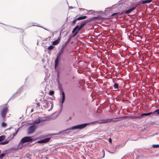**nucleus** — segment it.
Masks as SVG:
<instances>
[{
    "label": "nucleus",
    "instance_id": "25",
    "mask_svg": "<svg viewBox=\"0 0 159 159\" xmlns=\"http://www.w3.org/2000/svg\"><path fill=\"white\" fill-rule=\"evenodd\" d=\"M2 127H5L6 126V124L5 123L3 122L2 123Z\"/></svg>",
    "mask_w": 159,
    "mask_h": 159
},
{
    "label": "nucleus",
    "instance_id": "37",
    "mask_svg": "<svg viewBox=\"0 0 159 159\" xmlns=\"http://www.w3.org/2000/svg\"><path fill=\"white\" fill-rule=\"evenodd\" d=\"M62 52H62L61 51L59 50V53H60V54H62Z\"/></svg>",
    "mask_w": 159,
    "mask_h": 159
},
{
    "label": "nucleus",
    "instance_id": "16",
    "mask_svg": "<svg viewBox=\"0 0 159 159\" xmlns=\"http://www.w3.org/2000/svg\"><path fill=\"white\" fill-rule=\"evenodd\" d=\"M41 121V120L40 118H39L38 119L34 121V123L36 124H38L40 123Z\"/></svg>",
    "mask_w": 159,
    "mask_h": 159
},
{
    "label": "nucleus",
    "instance_id": "20",
    "mask_svg": "<svg viewBox=\"0 0 159 159\" xmlns=\"http://www.w3.org/2000/svg\"><path fill=\"white\" fill-rule=\"evenodd\" d=\"M119 85L118 84L115 83L114 85V87L115 89H117Z\"/></svg>",
    "mask_w": 159,
    "mask_h": 159
},
{
    "label": "nucleus",
    "instance_id": "11",
    "mask_svg": "<svg viewBox=\"0 0 159 159\" xmlns=\"http://www.w3.org/2000/svg\"><path fill=\"white\" fill-rule=\"evenodd\" d=\"M108 11H103V12H102V15L104 16H110L111 14Z\"/></svg>",
    "mask_w": 159,
    "mask_h": 159
},
{
    "label": "nucleus",
    "instance_id": "41",
    "mask_svg": "<svg viewBox=\"0 0 159 159\" xmlns=\"http://www.w3.org/2000/svg\"><path fill=\"white\" fill-rule=\"evenodd\" d=\"M110 8V9H114V8H113L112 7H111Z\"/></svg>",
    "mask_w": 159,
    "mask_h": 159
},
{
    "label": "nucleus",
    "instance_id": "6",
    "mask_svg": "<svg viewBox=\"0 0 159 159\" xmlns=\"http://www.w3.org/2000/svg\"><path fill=\"white\" fill-rule=\"evenodd\" d=\"M151 114H153L154 115H157L159 114V109L157 110H156L153 112H150L148 113H143L140 116L141 118L143 116H149Z\"/></svg>",
    "mask_w": 159,
    "mask_h": 159
},
{
    "label": "nucleus",
    "instance_id": "2",
    "mask_svg": "<svg viewBox=\"0 0 159 159\" xmlns=\"http://www.w3.org/2000/svg\"><path fill=\"white\" fill-rule=\"evenodd\" d=\"M88 22L87 20H85L81 22L80 24V26L78 25L75 26L72 30V33H75L74 36H76L78 33V31L80 30Z\"/></svg>",
    "mask_w": 159,
    "mask_h": 159
},
{
    "label": "nucleus",
    "instance_id": "34",
    "mask_svg": "<svg viewBox=\"0 0 159 159\" xmlns=\"http://www.w3.org/2000/svg\"><path fill=\"white\" fill-rule=\"evenodd\" d=\"M76 20H77V19H76V18L75 19L73 20V23H75Z\"/></svg>",
    "mask_w": 159,
    "mask_h": 159
},
{
    "label": "nucleus",
    "instance_id": "22",
    "mask_svg": "<svg viewBox=\"0 0 159 159\" xmlns=\"http://www.w3.org/2000/svg\"><path fill=\"white\" fill-rule=\"evenodd\" d=\"M54 48V47L53 46L51 45L48 48V50H52V49Z\"/></svg>",
    "mask_w": 159,
    "mask_h": 159
},
{
    "label": "nucleus",
    "instance_id": "30",
    "mask_svg": "<svg viewBox=\"0 0 159 159\" xmlns=\"http://www.w3.org/2000/svg\"><path fill=\"white\" fill-rule=\"evenodd\" d=\"M93 15H95V16H96V15L98 16V14H97V13H96V11H94V12H93Z\"/></svg>",
    "mask_w": 159,
    "mask_h": 159
},
{
    "label": "nucleus",
    "instance_id": "14",
    "mask_svg": "<svg viewBox=\"0 0 159 159\" xmlns=\"http://www.w3.org/2000/svg\"><path fill=\"white\" fill-rule=\"evenodd\" d=\"M87 18V16H80L78 18H76V19H77L78 20H83L86 19Z\"/></svg>",
    "mask_w": 159,
    "mask_h": 159
},
{
    "label": "nucleus",
    "instance_id": "21",
    "mask_svg": "<svg viewBox=\"0 0 159 159\" xmlns=\"http://www.w3.org/2000/svg\"><path fill=\"white\" fill-rule=\"evenodd\" d=\"M5 156V154L4 153H2L0 155V159H2V158H3V157Z\"/></svg>",
    "mask_w": 159,
    "mask_h": 159
},
{
    "label": "nucleus",
    "instance_id": "36",
    "mask_svg": "<svg viewBox=\"0 0 159 159\" xmlns=\"http://www.w3.org/2000/svg\"><path fill=\"white\" fill-rule=\"evenodd\" d=\"M109 141L110 142V143H111V142H112V140L111 139V138H110L109 139Z\"/></svg>",
    "mask_w": 159,
    "mask_h": 159
},
{
    "label": "nucleus",
    "instance_id": "17",
    "mask_svg": "<svg viewBox=\"0 0 159 159\" xmlns=\"http://www.w3.org/2000/svg\"><path fill=\"white\" fill-rule=\"evenodd\" d=\"M5 138V136L4 135H2L0 136V142L4 140Z\"/></svg>",
    "mask_w": 159,
    "mask_h": 159
},
{
    "label": "nucleus",
    "instance_id": "29",
    "mask_svg": "<svg viewBox=\"0 0 159 159\" xmlns=\"http://www.w3.org/2000/svg\"><path fill=\"white\" fill-rule=\"evenodd\" d=\"M18 130H17L16 131V132L13 134V136L16 135L18 133Z\"/></svg>",
    "mask_w": 159,
    "mask_h": 159
},
{
    "label": "nucleus",
    "instance_id": "28",
    "mask_svg": "<svg viewBox=\"0 0 159 159\" xmlns=\"http://www.w3.org/2000/svg\"><path fill=\"white\" fill-rule=\"evenodd\" d=\"M69 41H70V39L68 40V41H67L64 44V45H63L64 46V47L65 46H66L67 45V44H68V43L69 42Z\"/></svg>",
    "mask_w": 159,
    "mask_h": 159
},
{
    "label": "nucleus",
    "instance_id": "33",
    "mask_svg": "<svg viewBox=\"0 0 159 159\" xmlns=\"http://www.w3.org/2000/svg\"><path fill=\"white\" fill-rule=\"evenodd\" d=\"M64 47V45H63V46H62V48L60 49V51H61L62 52H63V47Z\"/></svg>",
    "mask_w": 159,
    "mask_h": 159
},
{
    "label": "nucleus",
    "instance_id": "1",
    "mask_svg": "<svg viewBox=\"0 0 159 159\" xmlns=\"http://www.w3.org/2000/svg\"><path fill=\"white\" fill-rule=\"evenodd\" d=\"M114 119H107L106 120H100L95 121L89 123H86L80 125H76L70 127L69 128V130L75 129H82L86 127L88 125L93 124H95L96 123L98 122L99 124H100L102 123H108L111 122Z\"/></svg>",
    "mask_w": 159,
    "mask_h": 159
},
{
    "label": "nucleus",
    "instance_id": "23",
    "mask_svg": "<svg viewBox=\"0 0 159 159\" xmlns=\"http://www.w3.org/2000/svg\"><path fill=\"white\" fill-rule=\"evenodd\" d=\"M133 118L134 119H137V118L141 119V117H140V116H133Z\"/></svg>",
    "mask_w": 159,
    "mask_h": 159
},
{
    "label": "nucleus",
    "instance_id": "24",
    "mask_svg": "<svg viewBox=\"0 0 159 159\" xmlns=\"http://www.w3.org/2000/svg\"><path fill=\"white\" fill-rule=\"evenodd\" d=\"M54 93V92L53 91L51 90L49 92V94L51 95H53Z\"/></svg>",
    "mask_w": 159,
    "mask_h": 159
},
{
    "label": "nucleus",
    "instance_id": "8",
    "mask_svg": "<svg viewBox=\"0 0 159 159\" xmlns=\"http://www.w3.org/2000/svg\"><path fill=\"white\" fill-rule=\"evenodd\" d=\"M42 103L44 104V106L46 107L48 106H50V105H51V107L53 106L52 102L50 101H48L47 100H44L42 101Z\"/></svg>",
    "mask_w": 159,
    "mask_h": 159
},
{
    "label": "nucleus",
    "instance_id": "39",
    "mask_svg": "<svg viewBox=\"0 0 159 159\" xmlns=\"http://www.w3.org/2000/svg\"><path fill=\"white\" fill-rule=\"evenodd\" d=\"M146 129V128H145H145H144V129H143V130H142V131H144V130H145V129Z\"/></svg>",
    "mask_w": 159,
    "mask_h": 159
},
{
    "label": "nucleus",
    "instance_id": "42",
    "mask_svg": "<svg viewBox=\"0 0 159 159\" xmlns=\"http://www.w3.org/2000/svg\"><path fill=\"white\" fill-rule=\"evenodd\" d=\"M34 25H33V26H34ZM35 25V26H38V25Z\"/></svg>",
    "mask_w": 159,
    "mask_h": 159
},
{
    "label": "nucleus",
    "instance_id": "12",
    "mask_svg": "<svg viewBox=\"0 0 159 159\" xmlns=\"http://www.w3.org/2000/svg\"><path fill=\"white\" fill-rule=\"evenodd\" d=\"M60 59V58H58V57H57L56 59H55V68H56L57 66L59 64V59Z\"/></svg>",
    "mask_w": 159,
    "mask_h": 159
},
{
    "label": "nucleus",
    "instance_id": "43",
    "mask_svg": "<svg viewBox=\"0 0 159 159\" xmlns=\"http://www.w3.org/2000/svg\"><path fill=\"white\" fill-rule=\"evenodd\" d=\"M12 29H15V28H13V27H12L11 28Z\"/></svg>",
    "mask_w": 159,
    "mask_h": 159
},
{
    "label": "nucleus",
    "instance_id": "19",
    "mask_svg": "<svg viewBox=\"0 0 159 159\" xmlns=\"http://www.w3.org/2000/svg\"><path fill=\"white\" fill-rule=\"evenodd\" d=\"M137 6H138V5H137V4L134 5L133 7L129 9L128 10H134V9H135L136 8Z\"/></svg>",
    "mask_w": 159,
    "mask_h": 159
},
{
    "label": "nucleus",
    "instance_id": "7",
    "mask_svg": "<svg viewBox=\"0 0 159 159\" xmlns=\"http://www.w3.org/2000/svg\"><path fill=\"white\" fill-rule=\"evenodd\" d=\"M37 128V126L35 125L30 126L28 129V133L31 134L33 133Z\"/></svg>",
    "mask_w": 159,
    "mask_h": 159
},
{
    "label": "nucleus",
    "instance_id": "15",
    "mask_svg": "<svg viewBox=\"0 0 159 159\" xmlns=\"http://www.w3.org/2000/svg\"><path fill=\"white\" fill-rule=\"evenodd\" d=\"M59 42V40L58 39H57L56 40L53 42L52 44L53 45H56Z\"/></svg>",
    "mask_w": 159,
    "mask_h": 159
},
{
    "label": "nucleus",
    "instance_id": "26",
    "mask_svg": "<svg viewBox=\"0 0 159 159\" xmlns=\"http://www.w3.org/2000/svg\"><path fill=\"white\" fill-rule=\"evenodd\" d=\"M152 147L154 148H158L159 147V144L153 145Z\"/></svg>",
    "mask_w": 159,
    "mask_h": 159
},
{
    "label": "nucleus",
    "instance_id": "13",
    "mask_svg": "<svg viewBox=\"0 0 159 159\" xmlns=\"http://www.w3.org/2000/svg\"><path fill=\"white\" fill-rule=\"evenodd\" d=\"M152 0H145L143 1L142 0L141 3L144 4L147 3H149L151 2Z\"/></svg>",
    "mask_w": 159,
    "mask_h": 159
},
{
    "label": "nucleus",
    "instance_id": "3",
    "mask_svg": "<svg viewBox=\"0 0 159 159\" xmlns=\"http://www.w3.org/2000/svg\"><path fill=\"white\" fill-rule=\"evenodd\" d=\"M32 139L30 137H25L23 138L19 143L18 145L19 149H22L24 146V144L26 142L32 141Z\"/></svg>",
    "mask_w": 159,
    "mask_h": 159
},
{
    "label": "nucleus",
    "instance_id": "9",
    "mask_svg": "<svg viewBox=\"0 0 159 159\" xmlns=\"http://www.w3.org/2000/svg\"><path fill=\"white\" fill-rule=\"evenodd\" d=\"M62 99L61 102V104H60V107L62 108V107L63 103L64 102V101L65 99V95L64 92L63 91L62 92Z\"/></svg>",
    "mask_w": 159,
    "mask_h": 159
},
{
    "label": "nucleus",
    "instance_id": "35",
    "mask_svg": "<svg viewBox=\"0 0 159 159\" xmlns=\"http://www.w3.org/2000/svg\"><path fill=\"white\" fill-rule=\"evenodd\" d=\"M36 105L37 106V107H40V104L39 103H36Z\"/></svg>",
    "mask_w": 159,
    "mask_h": 159
},
{
    "label": "nucleus",
    "instance_id": "10",
    "mask_svg": "<svg viewBox=\"0 0 159 159\" xmlns=\"http://www.w3.org/2000/svg\"><path fill=\"white\" fill-rule=\"evenodd\" d=\"M50 140V138H48L45 139L41 140L38 142V143H46L49 142Z\"/></svg>",
    "mask_w": 159,
    "mask_h": 159
},
{
    "label": "nucleus",
    "instance_id": "32",
    "mask_svg": "<svg viewBox=\"0 0 159 159\" xmlns=\"http://www.w3.org/2000/svg\"><path fill=\"white\" fill-rule=\"evenodd\" d=\"M64 47V45H63V46H62V48L60 49V51H61L62 52H63V47Z\"/></svg>",
    "mask_w": 159,
    "mask_h": 159
},
{
    "label": "nucleus",
    "instance_id": "38",
    "mask_svg": "<svg viewBox=\"0 0 159 159\" xmlns=\"http://www.w3.org/2000/svg\"><path fill=\"white\" fill-rule=\"evenodd\" d=\"M70 8L71 9H74V8L72 7H71V6L70 7Z\"/></svg>",
    "mask_w": 159,
    "mask_h": 159
},
{
    "label": "nucleus",
    "instance_id": "31",
    "mask_svg": "<svg viewBox=\"0 0 159 159\" xmlns=\"http://www.w3.org/2000/svg\"><path fill=\"white\" fill-rule=\"evenodd\" d=\"M61 55V54L58 53L57 55V57H58V58H60Z\"/></svg>",
    "mask_w": 159,
    "mask_h": 159
},
{
    "label": "nucleus",
    "instance_id": "40",
    "mask_svg": "<svg viewBox=\"0 0 159 159\" xmlns=\"http://www.w3.org/2000/svg\"><path fill=\"white\" fill-rule=\"evenodd\" d=\"M33 111V109H32L31 110V112H32Z\"/></svg>",
    "mask_w": 159,
    "mask_h": 159
},
{
    "label": "nucleus",
    "instance_id": "27",
    "mask_svg": "<svg viewBox=\"0 0 159 159\" xmlns=\"http://www.w3.org/2000/svg\"><path fill=\"white\" fill-rule=\"evenodd\" d=\"M96 12L97 14H98H98H99L102 15V12H103V11H97Z\"/></svg>",
    "mask_w": 159,
    "mask_h": 159
},
{
    "label": "nucleus",
    "instance_id": "5",
    "mask_svg": "<svg viewBox=\"0 0 159 159\" xmlns=\"http://www.w3.org/2000/svg\"><path fill=\"white\" fill-rule=\"evenodd\" d=\"M132 11H122L121 12L115 13L111 14L110 16H112L113 17H117L123 14H128L130 13Z\"/></svg>",
    "mask_w": 159,
    "mask_h": 159
},
{
    "label": "nucleus",
    "instance_id": "18",
    "mask_svg": "<svg viewBox=\"0 0 159 159\" xmlns=\"http://www.w3.org/2000/svg\"><path fill=\"white\" fill-rule=\"evenodd\" d=\"M9 142V141H5L4 142H1L0 144H2V145H4V144H6L7 143Z\"/></svg>",
    "mask_w": 159,
    "mask_h": 159
},
{
    "label": "nucleus",
    "instance_id": "4",
    "mask_svg": "<svg viewBox=\"0 0 159 159\" xmlns=\"http://www.w3.org/2000/svg\"><path fill=\"white\" fill-rule=\"evenodd\" d=\"M6 104H4L0 106V109L3 108L1 111V115L2 116L4 119L6 118V114L8 111V107H6Z\"/></svg>",
    "mask_w": 159,
    "mask_h": 159
}]
</instances>
